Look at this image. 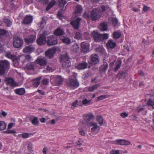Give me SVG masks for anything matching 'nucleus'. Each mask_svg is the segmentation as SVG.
<instances>
[{"mask_svg":"<svg viewBox=\"0 0 154 154\" xmlns=\"http://www.w3.org/2000/svg\"><path fill=\"white\" fill-rule=\"evenodd\" d=\"M70 86L73 87H77L79 86V83L77 79H70L69 82Z\"/></svg>","mask_w":154,"mask_h":154,"instance_id":"obj_20","label":"nucleus"},{"mask_svg":"<svg viewBox=\"0 0 154 154\" xmlns=\"http://www.w3.org/2000/svg\"><path fill=\"white\" fill-rule=\"evenodd\" d=\"M91 101V100H88L86 99H85L82 100V103L83 104L87 105L89 104Z\"/></svg>","mask_w":154,"mask_h":154,"instance_id":"obj_50","label":"nucleus"},{"mask_svg":"<svg viewBox=\"0 0 154 154\" xmlns=\"http://www.w3.org/2000/svg\"><path fill=\"white\" fill-rule=\"evenodd\" d=\"M111 154H119V150H112L110 152Z\"/></svg>","mask_w":154,"mask_h":154,"instance_id":"obj_59","label":"nucleus"},{"mask_svg":"<svg viewBox=\"0 0 154 154\" xmlns=\"http://www.w3.org/2000/svg\"><path fill=\"white\" fill-rule=\"evenodd\" d=\"M116 45V43L114 42L112 39L109 40L106 44L107 47L111 49L115 48Z\"/></svg>","mask_w":154,"mask_h":154,"instance_id":"obj_27","label":"nucleus"},{"mask_svg":"<svg viewBox=\"0 0 154 154\" xmlns=\"http://www.w3.org/2000/svg\"><path fill=\"white\" fill-rule=\"evenodd\" d=\"M83 17L85 19H88L89 18V14L85 12L83 15Z\"/></svg>","mask_w":154,"mask_h":154,"instance_id":"obj_60","label":"nucleus"},{"mask_svg":"<svg viewBox=\"0 0 154 154\" xmlns=\"http://www.w3.org/2000/svg\"><path fill=\"white\" fill-rule=\"evenodd\" d=\"M6 124L3 121H1L0 122V130L3 131L6 128Z\"/></svg>","mask_w":154,"mask_h":154,"instance_id":"obj_41","label":"nucleus"},{"mask_svg":"<svg viewBox=\"0 0 154 154\" xmlns=\"http://www.w3.org/2000/svg\"><path fill=\"white\" fill-rule=\"evenodd\" d=\"M106 98V96L105 95H102L99 97H97V100H102Z\"/></svg>","mask_w":154,"mask_h":154,"instance_id":"obj_56","label":"nucleus"},{"mask_svg":"<svg viewBox=\"0 0 154 154\" xmlns=\"http://www.w3.org/2000/svg\"><path fill=\"white\" fill-rule=\"evenodd\" d=\"M128 75V73L124 71H120L117 74L118 77L120 79H125Z\"/></svg>","mask_w":154,"mask_h":154,"instance_id":"obj_32","label":"nucleus"},{"mask_svg":"<svg viewBox=\"0 0 154 154\" xmlns=\"http://www.w3.org/2000/svg\"><path fill=\"white\" fill-rule=\"evenodd\" d=\"M70 59L69 54L67 53H65L60 56V61L61 62L70 60Z\"/></svg>","mask_w":154,"mask_h":154,"instance_id":"obj_15","label":"nucleus"},{"mask_svg":"<svg viewBox=\"0 0 154 154\" xmlns=\"http://www.w3.org/2000/svg\"><path fill=\"white\" fill-rule=\"evenodd\" d=\"M35 48L32 44L26 46L23 50V52L26 54H31L35 50Z\"/></svg>","mask_w":154,"mask_h":154,"instance_id":"obj_13","label":"nucleus"},{"mask_svg":"<svg viewBox=\"0 0 154 154\" xmlns=\"http://www.w3.org/2000/svg\"><path fill=\"white\" fill-rule=\"evenodd\" d=\"M56 49L55 48L48 49L45 52V56L48 58H52L56 53Z\"/></svg>","mask_w":154,"mask_h":154,"instance_id":"obj_8","label":"nucleus"},{"mask_svg":"<svg viewBox=\"0 0 154 154\" xmlns=\"http://www.w3.org/2000/svg\"><path fill=\"white\" fill-rule=\"evenodd\" d=\"M89 125L90 127H92L91 129V133H93L98 128H99V126L97 125V123L93 122H90Z\"/></svg>","mask_w":154,"mask_h":154,"instance_id":"obj_21","label":"nucleus"},{"mask_svg":"<svg viewBox=\"0 0 154 154\" xmlns=\"http://www.w3.org/2000/svg\"><path fill=\"white\" fill-rule=\"evenodd\" d=\"M47 43L48 46H51L56 45L57 41L56 37L54 35H50L47 36Z\"/></svg>","mask_w":154,"mask_h":154,"instance_id":"obj_7","label":"nucleus"},{"mask_svg":"<svg viewBox=\"0 0 154 154\" xmlns=\"http://www.w3.org/2000/svg\"><path fill=\"white\" fill-rule=\"evenodd\" d=\"M49 34L48 32L45 31H44L42 33H41L36 39L37 44L39 45H43L47 43L46 37Z\"/></svg>","mask_w":154,"mask_h":154,"instance_id":"obj_3","label":"nucleus"},{"mask_svg":"<svg viewBox=\"0 0 154 154\" xmlns=\"http://www.w3.org/2000/svg\"><path fill=\"white\" fill-rule=\"evenodd\" d=\"M78 101L77 100H75L74 102H73L71 108L72 109H73V107H77L78 105Z\"/></svg>","mask_w":154,"mask_h":154,"instance_id":"obj_53","label":"nucleus"},{"mask_svg":"<svg viewBox=\"0 0 154 154\" xmlns=\"http://www.w3.org/2000/svg\"><path fill=\"white\" fill-rule=\"evenodd\" d=\"M62 10H59L58 11V12L57 14V16L58 17V18L60 19L61 17H63V14L62 13Z\"/></svg>","mask_w":154,"mask_h":154,"instance_id":"obj_57","label":"nucleus"},{"mask_svg":"<svg viewBox=\"0 0 154 154\" xmlns=\"http://www.w3.org/2000/svg\"><path fill=\"white\" fill-rule=\"evenodd\" d=\"M74 38H75L78 40H79L81 38L82 35L81 33L79 32H77L75 34V36Z\"/></svg>","mask_w":154,"mask_h":154,"instance_id":"obj_49","label":"nucleus"},{"mask_svg":"<svg viewBox=\"0 0 154 154\" xmlns=\"http://www.w3.org/2000/svg\"><path fill=\"white\" fill-rule=\"evenodd\" d=\"M48 83V80L47 79L43 80L42 81V83L43 85H46Z\"/></svg>","mask_w":154,"mask_h":154,"instance_id":"obj_62","label":"nucleus"},{"mask_svg":"<svg viewBox=\"0 0 154 154\" xmlns=\"http://www.w3.org/2000/svg\"><path fill=\"white\" fill-rule=\"evenodd\" d=\"M59 5L60 7H64L67 2L65 0H59Z\"/></svg>","mask_w":154,"mask_h":154,"instance_id":"obj_44","label":"nucleus"},{"mask_svg":"<svg viewBox=\"0 0 154 154\" xmlns=\"http://www.w3.org/2000/svg\"><path fill=\"white\" fill-rule=\"evenodd\" d=\"M56 1L53 0L50 2V3L48 5L46 8V11H48L51 8H52L56 4Z\"/></svg>","mask_w":154,"mask_h":154,"instance_id":"obj_36","label":"nucleus"},{"mask_svg":"<svg viewBox=\"0 0 154 154\" xmlns=\"http://www.w3.org/2000/svg\"><path fill=\"white\" fill-rule=\"evenodd\" d=\"M100 84H97L94 85L90 87H89L88 89V90L90 92H92L94 91V90L97 89L98 87H100Z\"/></svg>","mask_w":154,"mask_h":154,"instance_id":"obj_37","label":"nucleus"},{"mask_svg":"<svg viewBox=\"0 0 154 154\" xmlns=\"http://www.w3.org/2000/svg\"><path fill=\"white\" fill-rule=\"evenodd\" d=\"M88 66V64L86 62H83L81 63L78 64L76 67V68L79 70H82L87 68Z\"/></svg>","mask_w":154,"mask_h":154,"instance_id":"obj_28","label":"nucleus"},{"mask_svg":"<svg viewBox=\"0 0 154 154\" xmlns=\"http://www.w3.org/2000/svg\"><path fill=\"white\" fill-rule=\"evenodd\" d=\"M54 33L56 36H61L65 34L64 30L60 27L57 28L55 30Z\"/></svg>","mask_w":154,"mask_h":154,"instance_id":"obj_19","label":"nucleus"},{"mask_svg":"<svg viewBox=\"0 0 154 154\" xmlns=\"http://www.w3.org/2000/svg\"><path fill=\"white\" fill-rule=\"evenodd\" d=\"M82 51V52H86L88 50V44L85 42H83L81 44Z\"/></svg>","mask_w":154,"mask_h":154,"instance_id":"obj_23","label":"nucleus"},{"mask_svg":"<svg viewBox=\"0 0 154 154\" xmlns=\"http://www.w3.org/2000/svg\"><path fill=\"white\" fill-rule=\"evenodd\" d=\"M36 39L35 35H31L24 38V41L26 43L28 44L33 43Z\"/></svg>","mask_w":154,"mask_h":154,"instance_id":"obj_11","label":"nucleus"},{"mask_svg":"<svg viewBox=\"0 0 154 154\" xmlns=\"http://www.w3.org/2000/svg\"><path fill=\"white\" fill-rule=\"evenodd\" d=\"M91 61L92 63L94 64L98 63L99 62V58L98 56L96 54H93L91 56Z\"/></svg>","mask_w":154,"mask_h":154,"instance_id":"obj_16","label":"nucleus"},{"mask_svg":"<svg viewBox=\"0 0 154 154\" xmlns=\"http://www.w3.org/2000/svg\"><path fill=\"white\" fill-rule=\"evenodd\" d=\"M32 145L31 143H29L28 144L27 146V148L29 151L30 152L32 151Z\"/></svg>","mask_w":154,"mask_h":154,"instance_id":"obj_55","label":"nucleus"},{"mask_svg":"<svg viewBox=\"0 0 154 154\" xmlns=\"http://www.w3.org/2000/svg\"><path fill=\"white\" fill-rule=\"evenodd\" d=\"M13 45L15 48H19L23 45V42L22 38L15 37L13 38Z\"/></svg>","mask_w":154,"mask_h":154,"instance_id":"obj_5","label":"nucleus"},{"mask_svg":"<svg viewBox=\"0 0 154 154\" xmlns=\"http://www.w3.org/2000/svg\"><path fill=\"white\" fill-rule=\"evenodd\" d=\"M4 22L5 23L7 27H10L12 24L11 21L9 19H3Z\"/></svg>","mask_w":154,"mask_h":154,"instance_id":"obj_42","label":"nucleus"},{"mask_svg":"<svg viewBox=\"0 0 154 154\" xmlns=\"http://www.w3.org/2000/svg\"><path fill=\"white\" fill-rule=\"evenodd\" d=\"M147 105L149 106H151L154 109V101H152L151 100H149L147 103Z\"/></svg>","mask_w":154,"mask_h":154,"instance_id":"obj_52","label":"nucleus"},{"mask_svg":"<svg viewBox=\"0 0 154 154\" xmlns=\"http://www.w3.org/2000/svg\"><path fill=\"white\" fill-rule=\"evenodd\" d=\"M40 27L42 29L43 28L44 25L46 24V22L45 21V19L43 18V17L42 18V20L40 22Z\"/></svg>","mask_w":154,"mask_h":154,"instance_id":"obj_47","label":"nucleus"},{"mask_svg":"<svg viewBox=\"0 0 154 154\" xmlns=\"http://www.w3.org/2000/svg\"><path fill=\"white\" fill-rule=\"evenodd\" d=\"M72 49L74 52H76L79 51V47L78 44H74L72 46Z\"/></svg>","mask_w":154,"mask_h":154,"instance_id":"obj_40","label":"nucleus"},{"mask_svg":"<svg viewBox=\"0 0 154 154\" xmlns=\"http://www.w3.org/2000/svg\"><path fill=\"white\" fill-rule=\"evenodd\" d=\"M62 67L63 68H67L71 66V63L70 60H67L62 62Z\"/></svg>","mask_w":154,"mask_h":154,"instance_id":"obj_33","label":"nucleus"},{"mask_svg":"<svg viewBox=\"0 0 154 154\" xmlns=\"http://www.w3.org/2000/svg\"><path fill=\"white\" fill-rule=\"evenodd\" d=\"M144 110V109L143 107H141L139 106L137 108V112H140L141 111H143Z\"/></svg>","mask_w":154,"mask_h":154,"instance_id":"obj_64","label":"nucleus"},{"mask_svg":"<svg viewBox=\"0 0 154 154\" xmlns=\"http://www.w3.org/2000/svg\"><path fill=\"white\" fill-rule=\"evenodd\" d=\"M7 32V31L6 30L0 29V37L1 36L5 35L6 34Z\"/></svg>","mask_w":154,"mask_h":154,"instance_id":"obj_54","label":"nucleus"},{"mask_svg":"<svg viewBox=\"0 0 154 154\" xmlns=\"http://www.w3.org/2000/svg\"><path fill=\"white\" fill-rule=\"evenodd\" d=\"M118 64H117L116 67L114 69V71H116L120 68L122 64V61L119 60L118 62Z\"/></svg>","mask_w":154,"mask_h":154,"instance_id":"obj_45","label":"nucleus"},{"mask_svg":"<svg viewBox=\"0 0 154 154\" xmlns=\"http://www.w3.org/2000/svg\"><path fill=\"white\" fill-rule=\"evenodd\" d=\"M95 119L94 115L91 113H89L85 114L83 117L84 123L86 125H88L91 121H93Z\"/></svg>","mask_w":154,"mask_h":154,"instance_id":"obj_6","label":"nucleus"},{"mask_svg":"<svg viewBox=\"0 0 154 154\" xmlns=\"http://www.w3.org/2000/svg\"><path fill=\"white\" fill-rule=\"evenodd\" d=\"M5 83L7 85H9L12 87H15L17 85V83L13 79L11 78L6 77L4 80Z\"/></svg>","mask_w":154,"mask_h":154,"instance_id":"obj_9","label":"nucleus"},{"mask_svg":"<svg viewBox=\"0 0 154 154\" xmlns=\"http://www.w3.org/2000/svg\"><path fill=\"white\" fill-rule=\"evenodd\" d=\"M114 143L117 145L127 146L130 144L131 143L125 140L120 139L116 140L114 142Z\"/></svg>","mask_w":154,"mask_h":154,"instance_id":"obj_12","label":"nucleus"},{"mask_svg":"<svg viewBox=\"0 0 154 154\" xmlns=\"http://www.w3.org/2000/svg\"><path fill=\"white\" fill-rule=\"evenodd\" d=\"M108 67V64L107 62H104L103 64L101 65L99 68V71L102 73L105 72Z\"/></svg>","mask_w":154,"mask_h":154,"instance_id":"obj_30","label":"nucleus"},{"mask_svg":"<svg viewBox=\"0 0 154 154\" xmlns=\"http://www.w3.org/2000/svg\"><path fill=\"white\" fill-rule=\"evenodd\" d=\"M36 63L41 66H44L47 64V61L42 58H38L36 60Z\"/></svg>","mask_w":154,"mask_h":154,"instance_id":"obj_31","label":"nucleus"},{"mask_svg":"<svg viewBox=\"0 0 154 154\" xmlns=\"http://www.w3.org/2000/svg\"><path fill=\"white\" fill-rule=\"evenodd\" d=\"M81 20V18L78 17L76 20L71 21L70 24L74 28L78 29L79 28L80 21Z\"/></svg>","mask_w":154,"mask_h":154,"instance_id":"obj_10","label":"nucleus"},{"mask_svg":"<svg viewBox=\"0 0 154 154\" xmlns=\"http://www.w3.org/2000/svg\"><path fill=\"white\" fill-rule=\"evenodd\" d=\"M128 116V113L125 112H123L121 114V116L123 118H125V117H127Z\"/></svg>","mask_w":154,"mask_h":154,"instance_id":"obj_61","label":"nucleus"},{"mask_svg":"<svg viewBox=\"0 0 154 154\" xmlns=\"http://www.w3.org/2000/svg\"><path fill=\"white\" fill-rule=\"evenodd\" d=\"M54 83L57 85H60L63 82V79L60 76L57 75L54 78Z\"/></svg>","mask_w":154,"mask_h":154,"instance_id":"obj_18","label":"nucleus"},{"mask_svg":"<svg viewBox=\"0 0 154 154\" xmlns=\"http://www.w3.org/2000/svg\"><path fill=\"white\" fill-rule=\"evenodd\" d=\"M31 58V57L29 55L27 54L25 56V59L28 61H30Z\"/></svg>","mask_w":154,"mask_h":154,"instance_id":"obj_63","label":"nucleus"},{"mask_svg":"<svg viewBox=\"0 0 154 154\" xmlns=\"http://www.w3.org/2000/svg\"><path fill=\"white\" fill-rule=\"evenodd\" d=\"M36 65V63L32 62L27 63L26 66L25 68L28 70H34L35 67Z\"/></svg>","mask_w":154,"mask_h":154,"instance_id":"obj_17","label":"nucleus"},{"mask_svg":"<svg viewBox=\"0 0 154 154\" xmlns=\"http://www.w3.org/2000/svg\"><path fill=\"white\" fill-rule=\"evenodd\" d=\"M91 35L94 41L97 42H103L104 40L107 39L109 37L108 34H100L97 30L91 32Z\"/></svg>","mask_w":154,"mask_h":154,"instance_id":"obj_1","label":"nucleus"},{"mask_svg":"<svg viewBox=\"0 0 154 154\" xmlns=\"http://www.w3.org/2000/svg\"><path fill=\"white\" fill-rule=\"evenodd\" d=\"M10 67V64L8 60H0V75H4L5 73V71L9 69Z\"/></svg>","mask_w":154,"mask_h":154,"instance_id":"obj_2","label":"nucleus"},{"mask_svg":"<svg viewBox=\"0 0 154 154\" xmlns=\"http://www.w3.org/2000/svg\"><path fill=\"white\" fill-rule=\"evenodd\" d=\"M96 51L99 53L102 54L103 52L104 49L101 47L98 48L96 49Z\"/></svg>","mask_w":154,"mask_h":154,"instance_id":"obj_51","label":"nucleus"},{"mask_svg":"<svg viewBox=\"0 0 154 154\" xmlns=\"http://www.w3.org/2000/svg\"><path fill=\"white\" fill-rule=\"evenodd\" d=\"M15 91L16 93L19 95H22L25 92V89L23 88L16 89Z\"/></svg>","mask_w":154,"mask_h":154,"instance_id":"obj_35","label":"nucleus"},{"mask_svg":"<svg viewBox=\"0 0 154 154\" xmlns=\"http://www.w3.org/2000/svg\"><path fill=\"white\" fill-rule=\"evenodd\" d=\"M32 17L30 15H27L24 19L23 23L24 24H28L30 23L32 20Z\"/></svg>","mask_w":154,"mask_h":154,"instance_id":"obj_25","label":"nucleus"},{"mask_svg":"<svg viewBox=\"0 0 154 154\" xmlns=\"http://www.w3.org/2000/svg\"><path fill=\"white\" fill-rule=\"evenodd\" d=\"M5 55L7 57L11 59L13 62L17 60V57L13 54H11L10 52H8L5 53Z\"/></svg>","mask_w":154,"mask_h":154,"instance_id":"obj_24","label":"nucleus"},{"mask_svg":"<svg viewBox=\"0 0 154 154\" xmlns=\"http://www.w3.org/2000/svg\"><path fill=\"white\" fill-rule=\"evenodd\" d=\"M42 78V76H39L32 80V81L33 82V85L34 87L36 88L39 85L40 83V81Z\"/></svg>","mask_w":154,"mask_h":154,"instance_id":"obj_22","label":"nucleus"},{"mask_svg":"<svg viewBox=\"0 0 154 154\" xmlns=\"http://www.w3.org/2000/svg\"><path fill=\"white\" fill-rule=\"evenodd\" d=\"M82 8L81 6L78 5L75 7V14L77 15L82 12Z\"/></svg>","mask_w":154,"mask_h":154,"instance_id":"obj_39","label":"nucleus"},{"mask_svg":"<svg viewBox=\"0 0 154 154\" xmlns=\"http://www.w3.org/2000/svg\"><path fill=\"white\" fill-rule=\"evenodd\" d=\"M101 30L102 31H106L108 29L107 24L105 23H103L100 24Z\"/></svg>","mask_w":154,"mask_h":154,"instance_id":"obj_38","label":"nucleus"},{"mask_svg":"<svg viewBox=\"0 0 154 154\" xmlns=\"http://www.w3.org/2000/svg\"><path fill=\"white\" fill-rule=\"evenodd\" d=\"M121 32L119 31L115 32L112 34L113 37L115 39H118L121 37Z\"/></svg>","mask_w":154,"mask_h":154,"instance_id":"obj_34","label":"nucleus"},{"mask_svg":"<svg viewBox=\"0 0 154 154\" xmlns=\"http://www.w3.org/2000/svg\"><path fill=\"white\" fill-rule=\"evenodd\" d=\"M107 22L108 23L112 24L113 26H114L117 24L118 20L116 18L110 17L108 18Z\"/></svg>","mask_w":154,"mask_h":154,"instance_id":"obj_29","label":"nucleus"},{"mask_svg":"<svg viewBox=\"0 0 154 154\" xmlns=\"http://www.w3.org/2000/svg\"><path fill=\"white\" fill-rule=\"evenodd\" d=\"M39 3L44 5H47L48 3L49 0H35Z\"/></svg>","mask_w":154,"mask_h":154,"instance_id":"obj_43","label":"nucleus"},{"mask_svg":"<svg viewBox=\"0 0 154 154\" xmlns=\"http://www.w3.org/2000/svg\"><path fill=\"white\" fill-rule=\"evenodd\" d=\"M101 11L99 8H94L92 11L90 17L92 21L99 20L101 17Z\"/></svg>","mask_w":154,"mask_h":154,"instance_id":"obj_4","label":"nucleus"},{"mask_svg":"<svg viewBox=\"0 0 154 154\" xmlns=\"http://www.w3.org/2000/svg\"><path fill=\"white\" fill-rule=\"evenodd\" d=\"M3 133H5L7 134H14L16 133V132L14 130H9V129H7L6 131H4L3 132Z\"/></svg>","mask_w":154,"mask_h":154,"instance_id":"obj_48","label":"nucleus"},{"mask_svg":"<svg viewBox=\"0 0 154 154\" xmlns=\"http://www.w3.org/2000/svg\"><path fill=\"white\" fill-rule=\"evenodd\" d=\"M62 42L66 45H69L71 43V40L69 38L65 36H62L60 38Z\"/></svg>","mask_w":154,"mask_h":154,"instance_id":"obj_26","label":"nucleus"},{"mask_svg":"<svg viewBox=\"0 0 154 154\" xmlns=\"http://www.w3.org/2000/svg\"><path fill=\"white\" fill-rule=\"evenodd\" d=\"M97 121L99 124L100 125H102L103 124V119L102 117L99 116L97 119Z\"/></svg>","mask_w":154,"mask_h":154,"instance_id":"obj_46","label":"nucleus"},{"mask_svg":"<svg viewBox=\"0 0 154 154\" xmlns=\"http://www.w3.org/2000/svg\"><path fill=\"white\" fill-rule=\"evenodd\" d=\"M22 137L24 138H26L29 137V134L27 133H25L21 134Z\"/></svg>","mask_w":154,"mask_h":154,"instance_id":"obj_58","label":"nucleus"},{"mask_svg":"<svg viewBox=\"0 0 154 154\" xmlns=\"http://www.w3.org/2000/svg\"><path fill=\"white\" fill-rule=\"evenodd\" d=\"M28 117L32 125L35 126L38 125L39 122L37 117L33 116H29Z\"/></svg>","mask_w":154,"mask_h":154,"instance_id":"obj_14","label":"nucleus"}]
</instances>
